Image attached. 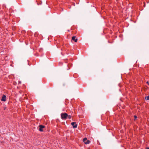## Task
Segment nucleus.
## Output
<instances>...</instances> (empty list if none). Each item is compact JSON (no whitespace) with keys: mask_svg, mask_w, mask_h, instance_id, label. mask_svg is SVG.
I'll list each match as a JSON object with an SVG mask.
<instances>
[{"mask_svg":"<svg viewBox=\"0 0 149 149\" xmlns=\"http://www.w3.org/2000/svg\"><path fill=\"white\" fill-rule=\"evenodd\" d=\"M87 140V139L86 138H84L83 139V141L85 143V142Z\"/></svg>","mask_w":149,"mask_h":149,"instance_id":"obj_8","label":"nucleus"},{"mask_svg":"<svg viewBox=\"0 0 149 149\" xmlns=\"http://www.w3.org/2000/svg\"><path fill=\"white\" fill-rule=\"evenodd\" d=\"M134 120H135L137 118V116L136 115L134 116Z\"/></svg>","mask_w":149,"mask_h":149,"instance_id":"obj_10","label":"nucleus"},{"mask_svg":"<svg viewBox=\"0 0 149 149\" xmlns=\"http://www.w3.org/2000/svg\"><path fill=\"white\" fill-rule=\"evenodd\" d=\"M39 131L40 132H42L43 131V130H42V129L45 127V126L44 125H40L39 126Z\"/></svg>","mask_w":149,"mask_h":149,"instance_id":"obj_2","label":"nucleus"},{"mask_svg":"<svg viewBox=\"0 0 149 149\" xmlns=\"http://www.w3.org/2000/svg\"><path fill=\"white\" fill-rule=\"evenodd\" d=\"M76 36H73L72 37V39L75 42H77V39L76 38Z\"/></svg>","mask_w":149,"mask_h":149,"instance_id":"obj_5","label":"nucleus"},{"mask_svg":"<svg viewBox=\"0 0 149 149\" xmlns=\"http://www.w3.org/2000/svg\"><path fill=\"white\" fill-rule=\"evenodd\" d=\"M71 125L74 128H76L77 127V125L76 124V122H72L71 123Z\"/></svg>","mask_w":149,"mask_h":149,"instance_id":"obj_3","label":"nucleus"},{"mask_svg":"<svg viewBox=\"0 0 149 149\" xmlns=\"http://www.w3.org/2000/svg\"><path fill=\"white\" fill-rule=\"evenodd\" d=\"M35 36H36V33H35Z\"/></svg>","mask_w":149,"mask_h":149,"instance_id":"obj_14","label":"nucleus"},{"mask_svg":"<svg viewBox=\"0 0 149 149\" xmlns=\"http://www.w3.org/2000/svg\"><path fill=\"white\" fill-rule=\"evenodd\" d=\"M6 96L4 95H3L1 100L2 101H5L6 100Z\"/></svg>","mask_w":149,"mask_h":149,"instance_id":"obj_4","label":"nucleus"},{"mask_svg":"<svg viewBox=\"0 0 149 149\" xmlns=\"http://www.w3.org/2000/svg\"><path fill=\"white\" fill-rule=\"evenodd\" d=\"M61 119L63 120H65L67 119L68 116V114L65 113H62L61 114Z\"/></svg>","mask_w":149,"mask_h":149,"instance_id":"obj_1","label":"nucleus"},{"mask_svg":"<svg viewBox=\"0 0 149 149\" xmlns=\"http://www.w3.org/2000/svg\"><path fill=\"white\" fill-rule=\"evenodd\" d=\"M19 84H21V81H19Z\"/></svg>","mask_w":149,"mask_h":149,"instance_id":"obj_12","label":"nucleus"},{"mask_svg":"<svg viewBox=\"0 0 149 149\" xmlns=\"http://www.w3.org/2000/svg\"><path fill=\"white\" fill-rule=\"evenodd\" d=\"M146 83H147V84H148V85H149V83L148 81H147V82H146Z\"/></svg>","mask_w":149,"mask_h":149,"instance_id":"obj_11","label":"nucleus"},{"mask_svg":"<svg viewBox=\"0 0 149 149\" xmlns=\"http://www.w3.org/2000/svg\"><path fill=\"white\" fill-rule=\"evenodd\" d=\"M90 141L89 140H86V141L85 142V144H88L90 143Z\"/></svg>","mask_w":149,"mask_h":149,"instance_id":"obj_6","label":"nucleus"},{"mask_svg":"<svg viewBox=\"0 0 149 149\" xmlns=\"http://www.w3.org/2000/svg\"><path fill=\"white\" fill-rule=\"evenodd\" d=\"M67 117L69 119H71V118H72V116L71 115H68V116Z\"/></svg>","mask_w":149,"mask_h":149,"instance_id":"obj_9","label":"nucleus"},{"mask_svg":"<svg viewBox=\"0 0 149 149\" xmlns=\"http://www.w3.org/2000/svg\"><path fill=\"white\" fill-rule=\"evenodd\" d=\"M146 149H149V148L147 147L146 148Z\"/></svg>","mask_w":149,"mask_h":149,"instance_id":"obj_13","label":"nucleus"},{"mask_svg":"<svg viewBox=\"0 0 149 149\" xmlns=\"http://www.w3.org/2000/svg\"><path fill=\"white\" fill-rule=\"evenodd\" d=\"M145 99L147 100H149V95H148L147 96L145 97Z\"/></svg>","mask_w":149,"mask_h":149,"instance_id":"obj_7","label":"nucleus"}]
</instances>
